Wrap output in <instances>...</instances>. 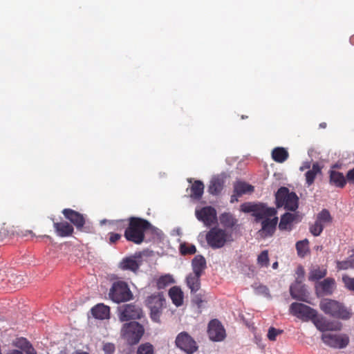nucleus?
Returning a JSON list of instances; mask_svg holds the SVG:
<instances>
[{
	"mask_svg": "<svg viewBox=\"0 0 354 354\" xmlns=\"http://www.w3.org/2000/svg\"><path fill=\"white\" fill-rule=\"evenodd\" d=\"M343 280L345 283L346 286L351 290L354 291V279L350 277H343Z\"/></svg>",
	"mask_w": 354,
	"mask_h": 354,
	"instance_id": "47",
	"label": "nucleus"
},
{
	"mask_svg": "<svg viewBox=\"0 0 354 354\" xmlns=\"http://www.w3.org/2000/svg\"><path fill=\"white\" fill-rule=\"evenodd\" d=\"M204 184L201 180H195L191 187L190 197L195 200H200L204 192Z\"/></svg>",
	"mask_w": 354,
	"mask_h": 354,
	"instance_id": "31",
	"label": "nucleus"
},
{
	"mask_svg": "<svg viewBox=\"0 0 354 354\" xmlns=\"http://www.w3.org/2000/svg\"><path fill=\"white\" fill-rule=\"evenodd\" d=\"M44 236H45V237H46V238H50V237L49 236H48V235H45Z\"/></svg>",
	"mask_w": 354,
	"mask_h": 354,
	"instance_id": "59",
	"label": "nucleus"
},
{
	"mask_svg": "<svg viewBox=\"0 0 354 354\" xmlns=\"http://www.w3.org/2000/svg\"><path fill=\"white\" fill-rule=\"evenodd\" d=\"M319 127L321 128H326V122H322L319 124Z\"/></svg>",
	"mask_w": 354,
	"mask_h": 354,
	"instance_id": "54",
	"label": "nucleus"
},
{
	"mask_svg": "<svg viewBox=\"0 0 354 354\" xmlns=\"http://www.w3.org/2000/svg\"><path fill=\"white\" fill-rule=\"evenodd\" d=\"M208 335L213 341H221L225 337V331L221 322L217 319L212 320L208 325Z\"/></svg>",
	"mask_w": 354,
	"mask_h": 354,
	"instance_id": "15",
	"label": "nucleus"
},
{
	"mask_svg": "<svg viewBox=\"0 0 354 354\" xmlns=\"http://www.w3.org/2000/svg\"><path fill=\"white\" fill-rule=\"evenodd\" d=\"M297 215L295 214L286 212L281 216L280 222L279 223V228L280 230H292V223L295 220Z\"/></svg>",
	"mask_w": 354,
	"mask_h": 354,
	"instance_id": "27",
	"label": "nucleus"
},
{
	"mask_svg": "<svg viewBox=\"0 0 354 354\" xmlns=\"http://www.w3.org/2000/svg\"><path fill=\"white\" fill-rule=\"evenodd\" d=\"M330 184L339 188H343L346 184V180L342 173L334 170L329 171Z\"/></svg>",
	"mask_w": 354,
	"mask_h": 354,
	"instance_id": "24",
	"label": "nucleus"
},
{
	"mask_svg": "<svg viewBox=\"0 0 354 354\" xmlns=\"http://www.w3.org/2000/svg\"><path fill=\"white\" fill-rule=\"evenodd\" d=\"M208 245L215 250L223 248L228 242L233 241L231 233L217 227L211 228L205 236Z\"/></svg>",
	"mask_w": 354,
	"mask_h": 354,
	"instance_id": "5",
	"label": "nucleus"
},
{
	"mask_svg": "<svg viewBox=\"0 0 354 354\" xmlns=\"http://www.w3.org/2000/svg\"><path fill=\"white\" fill-rule=\"evenodd\" d=\"M272 268L274 269H277L278 268V262H274L273 264H272Z\"/></svg>",
	"mask_w": 354,
	"mask_h": 354,
	"instance_id": "56",
	"label": "nucleus"
},
{
	"mask_svg": "<svg viewBox=\"0 0 354 354\" xmlns=\"http://www.w3.org/2000/svg\"><path fill=\"white\" fill-rule=\"evenodd\" d=\"M322 174V168L317 162L313 164L312 168L310 169L306 174V184L310 186L313 184L316 176Z\"/></svg>",
	"mask_w": 354,
	"mask_h": 354,
	"instance_id": "30",
	"label": "nucleus"
},
{
	"mask_svg": "<svg viewBox=\"0 0 354 354\" xmlns=\"http://www.w3.org/2000/svg\"><path fill=\"white\" fill-rule=\"evenodd\" d=\"M109 235V243L111 244L115 243L121 238V234L114 232H110Z\"/></svg>",
	"mask_w": 354,
	"mask_h": 354,
	"instance_id": "48",
	"label": "nucleus"
},
{
	"mask_svg": "<svg viewBox=\"0 0 354 354\" xmlns=\"http://www.w3.org/2000/svg\"><path fill=\"white\" fill-rule=\"evenodd\" d=\"M313 323L316 328L322 332L340 330L342 328V324L340 322L328 321L323 316L318 317L317 315Z\"/></svg>",
	"mask_w": 354,
	"mask_h": 354,
	"instance_id": "14",
	"label": "nucleus"
},
{
	"mask_svg": "<svg viewBox=\"0 0 354 354\" xmlns=\"http://www.w3.org/2000/svg\"><path fill=\"white\" fill-rule=\"evenodd\" d=\"M115 349V346L112 343H106L103 346V351L106 354H113Z\"/></svg>",
	"mask_w": 354,
	"mask_h": 354,
	"instance_id": "46",
	"label": "nucleus"
},
{
	"mask_svg": "<svg viewBox=\"0 0 354 354\" xmlns=\"http://www.w3.org/2000/svg\"><path fill=\"white\" fill-rule=\"evenodd\" d=\"M179 250L180 254L183 256L191 255L194 254L196 252V248L193 244L185 242L180 243Z\"/></svg>",
	"mask_w": 354,
	"mask_h": 354,
	"instance_id": "37",
	"label": "nucleus"
},
{
	"mask_svg": "<svg viewBox=\"0 0 354 354\" xmlns=\"http://www.w3.org/2000/svg\"><path fill=\"white\" fill-rule=\"evenodd\" d=\"M206 267V260L205 257L201 254L195 256V257L192 261V268L193 270L192 273L202 276Z\"/></svg>",
	"mask_w": 354,
	"mask_h": 354,
	"instance_id": "22",
	"label": "nucleus"
},
{
	"mask_svg": "<svg viewBox=\"0 0 354 354\" xmlns=\"http://www.w3.org/2000/svg\"><path fill=\"white\" fill-rule=\"evenodd\" d=\"M170 282V277L169 276H162L159 278L158 281V286L159 288L167 286Z\"/></svg>",
	"mask_w": 354,
	"mask_h": 354,
	"instance_id": "45",
	"label": "nucleus"
},
{
	"mask_svg": "<svg viewBox=\"0 0 354 354\" xmlns=\"http://www.w3.org/2000/svg\"><path fill=\"white\" fill-rule=\"evenodd\" d=\"M346 178V180H348L349 183L354 185V167L348 171Z\"/></svg>",
	"mask_w": 354,
	"mask_h": 354,
	"instance_id": "49",
	"label": "nucleus"
},
{
	"mask_svg": "<svg viewBox=\"0 0 354 354\" xmlns=\"http://www.w3.org/2000/svg\"><path fill=\"white\" fill-rule=\"evenodd\" d=\"M322 339L327 346L339 349L346 348L350 342V339L348 335L343 333H323L322 335Z\"/></svg>",
	"mask_w": 354,
	"mask_h": 354,
	"instance_id": "9",
	"label": "nucleus"
},
{
	"mask_svg": "<svg viewBox=\"0 0 354 354\" xmlns=\"http://www.w3.org/2000/svg\"><path fill=\"white\" fill-rule=\"evenodd\" d=\"M224 187V180L218 176L213 177L208 186V192L214 196L221 194Z\"/></svg>",
	"mask_w": 354,
	"mask_h": 354,
	"instance_id": "23",
	"label": "nucleus"
},
{
	"mask_svg": "<svg viewBox=\"0 0 354 354\" xmlns=\"http://www.w3.org/2000/svg\"><path fill=\"white\" fill-rule=\"evenodd\" d=\"M195 215L198 221L207 226H210L216 221V211L211 206L196 209Z\"/></svg>",
	"mask_w": 354,
	"mask_h": 354,
	"instance_id": "13",
	"label": "nucleus"
},
{
	"mask_svg": "<svg viewBox=\"0 0 354 354\" xmlns=\"http://www.w3.org/2000/svg\"><path fill=\"white\" fill-rule=\"evenodd\" d=\"M109 297L113 302L120 304L131 300L133 295L125 281H117L113 283Z\"/></svg>",
	"mask_w": 354,
	"mask_h": 354,
	"instance_id": "6",
	"label": "nucleus"
},
{
	"mask_svg": "<svg viewBox=\"0 0 354 354\" xmlns=\"http://www.w3.org/2000/svg\"><path fill=\"white\" fill-rule=\"evenodd\" d=\"M114 228L118 230H123L126 229L128 225V219H120L112 222Z\"/></svg>",
	"mask_w": 354,
	"mask_h": 354,
	"instance_id": "41",
	"label": "nucleus"
},
{
	"mask_svg": "<svg viewBox=\"0 0 354 354\" xmlns=\"http://www.w3.org/2000/svg\"><path fill=\"white\" fill-rule=\"evenodd\" d=\"M283 333V330H280V329H277L274 327H270L268 330V338L270 340V341H275L276 340V338H277V336L278 335H280Z\"/></svg>",
	"mask_w": 354,
	"mask_h": 354,
	"instance_id": "43",
	"label": "nucleus"
},
{
	"mask_svg": "<svg viewBox=\"0 0 354 354\" xmlns=\"http://www.w3.org/2000/svg\"><path fill=\"white\" fill-rule=\"evenodd\" d=\"M290 311L293 315L305 321L311 319L314 322L317 315L315 309L304 304L297 302L290 305Z\"/></svg>",
	"mask_w": 354,
	"mask_h": 354,
	"instance_id": "10",
	"label": "nucleus"
},
{
	"mask_svg": "<svg viewBox=\"0 0 354 354\" xmlns=\"http://www.w3.org/2000/svg\"><path fill=\"white\" fill-rule=\"evenodd\" d=\"M153 346L150 343L140 344L137 350V354H153Z\"/></svg>",
	"mask_w": 354,
	"mask_h": 354,
	"instance_id": "39",
	"label": "nucleus"
},
{
	"mask_svg": "<svg viewBox=\"0 0 354 354\" xmlns=\"http://www.w3.org/2000/svg\"><path fill=\"white\" fill-rule=\"evenodd\" d=\"M290 293L292 298L299 301H306L307 291L305 286L302 284L301 281H295L290 286Z\"/></svg>",
	"mask_w": 354,
	"mask_h": 354,
	"instance_id": "19",
	"label": "nucleus"
},
{
	"mask_svg": "<svg viewBox=\"0 0 354 354\" xmlns=\"http://www.w3.org/2000/svg\"><path fill=\"white\" fill-rule=\"evenodd\" d=\"M239 197H241V196H237L236 194H233L232 196H231V198H230V203H233L234 202H236L238 201V198Z\"/></svg>",
	"mask_w": 354,
	"mask_h": 354,
	"instance_id": "50",
	"label": "nucleus"
},
{
	"mask_svg": "<svg viewBox=\"0 0 354 354\" xmlns=\"http://www.w3.org/2000/svg\"><path fill=\"white\" fill-rule=\"evenodd\" d=\"M335 280L332 278H326L321 281L316 287L317 289L321 288L322 292L325 295H330L333 292Z\"/></svg>",
	"mask_w": 354,
	"mask_h": 354,
	"instance_id": "32",
	"label": "nucleus"
},
{
	"mask_svg": "<svg viewBox=\"0 0 354 354\" xmlns=\"http://www.w3.org/2000/svg\"><path fill=\"white\" fill-rule=\"evenodd\" d=\"M324 227L316 220L314 224L310 225V232L313 235L317 236L321 234Z\"/></svg>",
	"mask_w": 354,
	"mask_h": 354,
	"instance_id": "40",
	"label": "nucleus"
},
{
	"mask_svg": "<svg viewBox=\"0 0 354 354\" xmlns=\"http://www.w3.org/2000/svg\"><path fill=\"white\" fill-rule=\"evenodd\" d=\"M295 248L297 255L301 258H304L310 253L309 241L307 239L297 241Z\"/></svg>",
	"mask_w": 354,
	"mask_h": 354,
	"instance_id": "33",
	"label": "nucleus"
},
{
	"mask_svg": "<svg viewBox=\"0 0 354 354\" xmlns=\"http://www.w3.org/2000/svg\"><path fill=\"white\" fill-rule=\"evenodd\" d=\"M316 220L324 227L333 222V217L328 209H323L317 214Z\"/></svg>",
	"mask_w": 354,
	"mask_h": 354,
	"instance_id": "35",
	"label": "nucleus"
},
{
	"mask_svg": "<svg viewBox=\"0 0 354 354\" xmlns=\"http://www.w3.org/2000/svg\"><path fill=\"white\" fill-rule=\"evenodd\" d=\"M151 227V224L147 220L131 216L128 218V225L124 230V236L127 241L140 245L145 239V232Z\"/></svg>",
	"mask_w": 354,
	"mask_h": 354,
	"instance_id": "1",
	"label": "nucleus"
},
{
	"mask_svg": "<svg viewBox=\"0 0 354 354\" xmlns=\"http://www.w3.org/2000/svg\"><path fill=\"white\" fill-rule=\"evenodd\" d=\"M165 304L166 300L162 292L154 293L147 297L146 305L150 309V317L153 322L160 323Z\"/></svg>",
	"mask_w": 354,
	"mask_h": 354,
	"instance_id": "8",
	"label": "nucleus"
},
{
	"mask_svg": "<svg viewBox=\"0 0 354 354\" xmlns=\"http://www.w3.org/2000/svg\"><path fill=\"white\" fill-rule=\"evenodd\" d=\"M233 192L237 196H243V194L252 193L254 192V187L245 182L238 180L234 183Z\"/></svg>",
	"mask_w": 354,
	"mask_h": 354,
	"instance_id": "28",
	"label": "nucleus"
},
{
	"mask_svg": "<svg viewBox=\"0 0 354 354\" xmlns=\"http://www.w3.org/2000/svg\"><path fill=\"white\" fill-rule=\"evenodd\" d=\"M221 223L225 227L232 228L233 227L237 220L230 213H223L220 216Z\"/></svg>",
	"mask_w": 354,
	"mask_h": 354,
	"instance_id": "36",
	"label": "nucleus"
},
{
	"mask_svg": "<svg viewBox=\"0 0 354 354\" xmlns=\"http://www.w3.org/2000/svg\"><path fill=\"white\" fill-rule=\"evenodd\" d=\"M245 118H248V116H245V115H241V119H245Z\"/></svg>",
	"mask_w": 354,
	"mask_h": 354,
	"instance_id": "58",
	"label": "nucleus"
},
{
	"mask_svg": "<svg viewBox=\"0 0 354 354\" xmlns=\"http://www.w3.org/2000/svg\"><path fill=\"white\" fill-rule=\"evenodd\" d=\"M145 333L143 326L137 322H130L124 324L121 330L124 339L129 345L137 344Z\"/></svg>",
	"mask_w": 354,
	"mask_h": 354,
	"instance_id": "7",
	"label": "nucleus"
},
{
	"mask_svg": "<svg viewBox=\"0 0 354 354\" xmlns=\"http://www.w3.org/2000/svg\"><path fill=\"white\" fill-rule=\"evenodd\" d=\"M327 274L326 269L316 267L310 270L308 275V280L311 281H318L324 277Z\"/></svg>",
	"mask_w": 354,
	"mask_h": 354,
	"instance_id": "34",
	"label": "nucleus"
},
{
	"mask_svg": "<svg viewBox=\"0 0 354 354\" xmlns=\"http://www.w3.org/2000/svg\"><path fill=\"white\" fill-rule=\"evenodd\" d=\"M21 342H23L21 347L25 350L26 354H37V352L32 347V344L26 339H22Z\"/></svg>",
	"mask_w": 354,
	"mask_h": 354,
	"instance_id": "42",
	"label": "nucleus"
},
{
	"mask_svg": "<svg viewBox=\"0 0 354 354\" xmlns=\"http://www.w3.org/2000/svg\"><path fill=\"white\" fill-rule=\"evenodd\" d=\"M320 309L326 315L335 318L348 320L352 313L341 303L330 299H324L319 304Z\"/></svg>",
	"mask_w": 354,
	"mask_h": 354,
	"instance_id": "3",
	"label": "nucleus"
},
{
	"mask_svg": "<svg viewBox=\"0 0 354 354\" xmlns=\"http://www.w3.org/2000/svg\"><path fill=\"white\" fill-rule=\"evenodd\" d=\"M263 293H265L266 295H268L269 294V289L265 286H259V288Z\"/></svg>",
	"mask_w": 354,
	"mask_h": 354,
	"instance_id": "51",
	"label": "nucleus"
},
{
	"mask_svg": "<svg viewBox=\"0 0 354 354\" xmlns=\"http://www.w3.org/2000/svg\"><path fill=\"white\" fill-rule=\"evenodd\" d=\"M91 312L92 315L97 319H108L110 318V307L102 304H97L94 306Z\"/></svg>",
	"mask_w": 354,
	"mask_h": 354,
	"instance_id": "21",
	"label": "nucleus"
},
{
	"mask_svg": "<svg viewBox=\"0 0 354 354\" xmlns=\"http://www.w3.org/2000/svg\"><path fill=\"white\" fill-rule=\"evenodd\" d=\"M276 205L285 209L295 212L299 206V197L294 192L286 187H281L275 194Z\"/></svg>",
	"mask_w": 354,
	"mask_h": 354,
	"instance_id": "4",
	"label": "nucleus"
},
{
	"mask_svg": "<svg viewBox=\"0 0 354 354\" xmlns=\"http://www.w3.org/2000/svg\"><path fill=\"white\" fill-rule=\"evenodd\" d=\"M7 354H23V353L19 350H12L9 351Z\"/></svg>",
	"mask_w": 354,
	"mask_h": 354,
	"instance_id": "52",
	"label": "nucleus"
},
{
	"mask_svg": "<svg viewBox=\"0 0 354 354\" xmlns=\"http://www.w3.org/2000/svg\"><path fill=\"white\" fill-rule=\"evenodd\" d=\"M140 259V256L138 257ZM142 261L137 259L136 256H131L122 259L120 262L119 268L122 270H129L134 273H136L141 266Z\"/></svg>",
	"mask_w": 354,
	"mask_h": 354,
	"instance_id": "18",
	"label": "nucleus"
},
{
	"mask_svg": "<svg viewBox=\"0 0 354 354\" xmlns=\"http://www.w3.org/2000/svg\"><path fill=\"white\" fill-rule=\"evenodd\" d=\"M75 354H89V353L87 352H85V351H77Z\"/></svg>",
	"mask_w": 354,
	"mask_h": 354,
	"instance_id": "55",
	"label": "nucleus"
},
{
	"mask_svg": "<svg viewBox=\"0 0 354 354\" xmlns=\"http://www.w3.org/2000/svg\"><path fill=\"white\" fill-rule=\"evenodd\" d=\"M201 275L189 273L186 277V283L191 293H196L201 288Z\"/></svg>",
	"mask_w": 354,
	"mask_h": 354,
	"instance_id": "25",
	"label": "nucleus"
},
{
	"mask_svg": "<svg viewBox=\"0 0 354 354\" xmlns=\"http://www.w3.org/2000/svg\"><path fill=\"white\" fill-rule=\"evenodd\" d=\"M278 221V217L276 216V215L274 216L272 218L268 217L262 220L261 228L259 231L260 235L264 238L272 236L275 232Z\"/></svg>",
	"mask_w": 354,
	"mask_h": 354,
	"instance_id": "17",
	"label": "nucleus"
},
{
	"mask_svg": "<svg viewBox=\"0 0 354 354\" xmlns=\"http://www.w3.org/2000/svg\"><path fill=\"white\" fill-rule=\"evenodd\" d=\"M169 296L173 304L178 307L183 305L184 294L181 288L178 286H173L169 290Z\"/></svg>",
	"mask_w": 354,
	"mask_h": 354,
	"instance_id": "26",
	"label": "nucleus"
},
{
	"mask_svg": "<svg viewBox=\"0 0 354 354\" xmlns=\"http://www.w3.org/2000/svg\"><path fill=\"white\" fill-rule=\"evenodd\" d=\"M64 217L70 221L78 230H82L85 224V218L83 214L72 209L66 208L62 210Z\"/></svg>",
	"mask_w": 354,
	"mask_h": 354,
	"instance_id": "16",
	"label": "nucleus"
},
{
	"mask_svg": "<svg viewBox=\"0 0 354 354\" xmlns=\"http://www.w3.org/2000/svg\"><path fill=\"white\" fill-rule=\"evenodd\" d=\"M272 158L276 162L279 163L284 162L289 157V153L288 151L281 147H277L272 149Z\"/></svg>",
	"mask_w": 354,
	"mask_h": 354,
	"instance_id": "29",
	"label": "nucleus"
},
{
	"mask_svg": "<svg viewBox=\"0 0 354 354\" xmlns=\"http://www.w3.org/2000/svg\"><path fill=\"white\" fill-rule=\"evenodd\" d=\"M257 263L261 267H268L269 266V257L268 250L262 251L257 257Z\"/></svg>",
	"mask_w": 354,
	"mask_h": 354,
	"instance_id": "38",
	"label": "nucleus"
},
{
	"mask_svg": "<svg viewBox=\"0 0 354 354\" xmlns=\"http://www.w3.org/2000/svg\"><path fill=\"white\" fill-rule=\"evenodd\" d=\"M296 275H297V277H296L295 281H301V282H302V281L304 280V275H305V270H304V268L303 266H299L297 268Z\"/></svg>",
	"mask_w": 354,
	"mask_h": 354,
	"instance_id": "44",
	"label": "nucleus"
},
{
	"mask_svg": "<svg viewBox=\"0 0 354 354\" xmlns=\"http://www.w3.org/2000/svg\"><path fill=\"white\" fill-rule=\"evenodd\" d=\"M53 227L57 235L61 237L71 236L74 231L73 225L67 221L54 222Z\"/></svg>",
	"mask_w": 354,
	"mask_h": 354,
	"instance_id": "20",
	"label": "nucleus"
},
{
	"mask_svg": "<svg viewBox=\"0 0 354 354\" xmlns=\"http://www.w3.org/2000/svg\"><path fill=\"white\" fill-rule=\"evenodd\" d=\"M351 41L352 43H354V36L351 37Z\"/></svg>",
	"mask_w": 354,
	"mask_h": 354,
	"instance_id": "57",
	"label": "nucleus"
},
{
	"mask_svg": "<svg viewBox=\"0 0 354 354\" xmlns=\"http://www.w3.org/2000/svg\"><path fill=\"white\" fill-rule=\"evenodd\" d=\"M310 163L306 162L305 165L300 167V170L304 171L305 169H310Z\"/></svg>",
	"mask_w": 354,
	"mask_h": 354,
	"instance_id": "53",
	"label": "nucleus"
},
{
	"mask_svg": "<svg viewBox=\"0 0 354 354\" xmlns=\"http://www.w3.org/2000/svg\"><path fill=\"white\" fill-rule=\"evenodd\" d=\"M175 344L186 354H193L198 348L196 342L187 332L180 333L176 338Z\"/></svg>",
	"mask_w": 354,
	"mask_h": 354,
	"instance_id": "11",
	"label": "nucleus"
},
{
	"mask_svg": "<svg viewBox=\"0 0 354 354\" xmlns=\"http://www.w3.org/2000/svg\"><path fill=\"white\" fill-rule=\"evenodd\" d=\"M143 316L142 308L134 304L124 305L120 312L119 319L121 322L131 319H139Z\"/></svg>",
	"mask_w": 354,
	"mask_h": 354,
	"instance_id": "12",
	"label": "nucleus"
},
{
	"mask_svg": "<svg viewBox=\"0 0 354 354\" xmlns=\"http://www.w3.org/2000/svg\"><path fill=\"white\" fill-rule=\"evenodd\" d=\"M241 210L245 213H252L257 223L268 217H272L277 213L274 207H269L263 203L245 202L241 204Z\"/></svg>",
	"mask_w": 354,
	"mask_h": 354,
	"instance_id": "2",
	"label": "nucleus"
}]
</instances>
